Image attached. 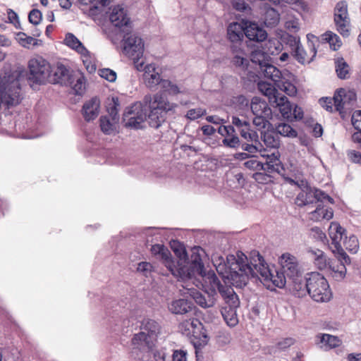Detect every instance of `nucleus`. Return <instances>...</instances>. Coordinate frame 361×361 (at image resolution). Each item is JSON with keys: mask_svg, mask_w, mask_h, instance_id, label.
Returning a JSON list of instances; mask_svg holds the SVG:
<instances>
[{"mask_svg": "<svg viewBox=\"0 0 361 361\" xmlns=\"http://www.w3.org/2000/svg\"><path fill=\"white\" fill-rule=\"evenodd\" d=\"M252 263L257 271V279L271 290L276 287H284L287 278L290 279L302 274L298 259L289 253H284L281 257L282 271H279L274 267L271 269L258 252H253Z\"/></svg>", "mask_w": 361, "mask_h": 361, "instance_id": "f257e3e1", "label": "nucleus"}, {"mask_svg": "<svg viewBox=\"0 0 361 361\" xmlns=\"http://www.w3.org/2000/svg\"><path fill=\"white\" fill-rule=\"evenodd\" d=\"M243 257L247 259L243 254L242 257L238 256V259L233 255L228 256L226 263L221 256L212 258L217 273L223 279L230 281L233 286L240 288L246 286L250 278L257 279V271L252 263L253 252L251 254L250 261L247 263L244 262Z\"/></svg>", "mask_w": 361, "mask_h": 361, "instance_id": "f03ea898", "label": "nucleus"}, {"mask_svg": "<svg viewBox=\"0 0 361 361\" xmlns=\"http://www.w3.org/2000/svg\"><path fill=\"white\" fill-rule=\"evenodd\" d=\"M204 250L200 247H194L192 250V254L190 259H186L185 262H177V267L174 264V276H179L182 279H191L196 277L204 273V266L202 259V254Z\"/></svg>", "mask_w": 361, "mask_h": 361, "instance_id": "7ed1b4c3", "label": "nucleus"}, {"mask_svg": "<svg viewBox=\"0 0 361 361\" xmlns=\"http://www.w3.org/2000/svg\"><path fill=\"white\" fill-rule=\"evenodd\" d=\"M307 293L316 302H326L332 298L327 280L319 272L307 274Z\"/></svg>", "mask_w": 361, "mask_h": 361, "instance_id": "20e7f679", "label": "nucleus"}, {"mask_svg": "<svg viewBox=\"0 0 361 361\" xmlns=\"http://www.w3.org/2000/svg\"><path fill=\"white\" fill-rule=\"evenodd\" d=\"M345 233V229L338 223L331 222L329 228V235L331 240L329 247L337 259H344L345 263L350 264V258L341 245V242L347 238Z\"/></svg>", "mask_w": 361, "mask_h": 361, "instance_id": "39448f33", "label": "nucleus"}, {"mask_svg": "<svg viewBox=\"0 0 361 361\" xmlns=\"http://www.w3.org/2000/svg\"><path fill=\"white\" fill-rule=\"evenodd\" d=\"M126 32L123 39V52L133 60L137 69L140 71L143 67V62L140 63L139 60L143 55L144 42L142 39L135 34Z\"/></svg>", "mask_w": 361, "mask_h": 361, "instance_id": "423d86ee", "label": "nucleus"}, {"mask_svg": "<svg viewBox=\"0 0 361 361\" xmlns=\"http://www.w3.org/2000/svg\"><path fill=\"white\" fill-rule=\"evenodd\" d=\"M197 276H200L202 279V285L204 288V291L207 293H210L216 298L217 296V290L223 299L228 298V297H229L230 294H228V290L234 291L233 288L231 286L223 285L213 271H209L207 272L204 271V273H202L201 275H198Z\"/></svg>", "mask_w": 361, "mask_h": 361, "instance_id": "0eeeda50", "label": "nucleus"}, {"mask_svg": "<svg viewBox=\"0 0 361 361\" xmlns=\"http://www.w3.org/2000/svg\"><path fill=\"white\" fill-rule=\"evenodd\" d=\"M141 102H136L126 108L123 115L125 126L140 129L143 128V123L147 120V109Z\"/></svg>", "mask_w": 361, "mask_h": 361, "instance_id": "6e6552de", "label": "nucleus"}, {"mask_svg": "<svg viewBox=\"0 0 361 361\" xmlns=\"http://www.w3.org/2000/svg\"><path fill=\"white\" fill-rule=\"evenodd\" d=\"M29 80L36 84H44L50 76L51 66L47 61L42 57L32 59L29 61Z\"/></svg>", "mask_w": 361, "mask_h": 361, "instance_id": "1a4fd4ad", "label": "nucleus"}, {"mask_svg": "<svg viewBox=\"0 0 361 361\" xmlns=\"http://www.w3.org/2000/svg\"><path fill=\"white\" fill-rule=\"evenodd\" d=\"M328 200L330 203H334V200L329 195L315 188L300 191L295 199V204L299 207L313 204L314 203L323 202Z\"/></svg>", "mask_w": 361, "mask_h": 361, "instance_id": "9d476101", "label": "nucleus"}, {"mask_svg": "<svg viewBox=\"0 0 361 361\" xmlns=\"http://www.w3.org/2000/svg\"><path fill=\"white\" fill-rule=\"evenodd\" d=\"M267 46L269 54L259 49L253 50L250 54V61L259 66L258 70L270 60L271 58L269 54L276 55L282 49L281 43L277 39L269 40Z\"/></svg>", "mask_w": 361, "mask_h": 361, "instance_id": "9b49d317", "label": "nucleus"}, {"mask_svg": "<svg viewBox=\"0 0 361 361\" xmlns=\"http://www.w3.org/2000/svg\"><path fill=\"white\" fill-rule=\"evenodd\" d=\"M334 22L340 34L343 37H348L350 34V20L346 1H341L336 4L334 8Z\"/></svg>", "mask_w": 361, "mask_h": 361, "instance_id": "f8f14e48", "label": "nucleus"}, {"mask_svg": "<svg viewBox=\"0 0 361 361\" xmlns=\"http://www.w3.org/2000/svg\"><path fill=\"white\" fill-rule=\"evenodd\" d=\"M307 44L306 48L301 45L298 46L294 50V58L301 64L310 63L313 60L317 54V49L315 43L319 44L317 37L310 35H307Z\"/></svg>", "mask_w": 361, "mask_h": 361, "instance_id": "ddd939ff", "label": "nucleus"}, {"mask_svg": "<svg viewBox=\"0 0 361 361\" xmlns=\"http://www.w3.org/2000/svg\"><path fill=\"white\" fill-rule=\"evenodd\" d=\"M356 99L357 95L354 90H346L343 88L337 90L334 95V110L342 115L346 110L352 108Z\"/></svg>", "mask_w": 361, "mask_h": 361, "instance_id": "4468645a", "label": "nucleus"}, {"mask_svg": "<svg viewBox=\"0 0 361 361\" xmlns=\"http://www.w3.org/2000/svg\"><path fill=\"white\" fill-rule=\"evenodd\" d=\"M228 294L229 297L224 299L228 307L222 308L221 314L229 326H235L238 322L236 309L240 305V300L235 291L228 290Z\"/></svg>", "mask_w": 361, "mask_h": 361, "instance_id": "2eb2a0df", "label": "nucleus"}, {"mask_svg": "<svg viewBox=\"0 0 361 361\" xmlns=\"http://www.w3.org/2000/svg\"><path fill=\"white\" fill-rule=\"evenodd\" d=\"M73 72L63 63L58 62L50 71V76L48 81L54 84L61 85H71L73 83L72 79Z\"/></svg>", "mask_w": 361, "mask_h": 361, "instance_id": "dca6fc26", "label": "nucleus"}, {"mask_svg": "<svg viewBox=\"0 0 361 361\" xmlns=\"http://www.w3.org/2000/svg\"><path fill=\"white\" fill-rule=\"evenodd\" d=\"M109 20L112 25L123 32H128L131 29V21L127 10L120 5L114 6L109 14Z\"/></svg>", "mask_w": 361, "mask_h": 361, "instance_id": "f3484780", "label": "nucleus"}, {"mask_svg": "<svg viewBox=\"0 0 361 361\" xmlns=\"http://www.w3.org/2000/svg\"><path fill=\"white\" fill-rule=\"evenodd\" d=\"M143 102L145 106L149 109H159V111H164V114L173 111L176 106L174 104L170 103L162 93L156 94L153 101L150 94L145 95Z\"/></svg>", "mask_w": 361, "mask_h": 361, "instance_id": "a211bd4d", "label": "nucleus"}, {"mask_svg": "<svg viewBox=\"0 0 361 361\" xmlns=\"http://www.w3.org/2000/svg\"><path fill=\"white\" fill-rule=\"evenodd\" d=\"M217 131L224 137L222 140L224 146L233 149H237L240 146V140L233 126H220Z\"/></svg>", "mask_w": 361, "mask_h": 361, "instance_id": "6ab92c4d", "label": "nucleus"}, {"mask_svg": "<svg viewBox=\"0 0 361 361\" xmlns=\"http://www.w3.org/2000/svg\"><path fill=\"white\" fill-rule=\"evenodd\" d=\"M245 36L250 41L260 42L267 37L266 30L257 23L243 20Z\"/></svg>", "mask_w": 361, "mask_h": 361, "instance_id": "aec40b11", "label": "nucleus"}, {"mask_svg": "<svg viewBox=\"0 0 361 361\" xmlns=\"http://www.w3.org/2000/svg\"><path fill=\"white\" fill-rule=\"evenodd\" d=\"M195 308L192 302L185 298L174 300L169 305V310L172 314H187L189 317L194 313Z\"/></svg>", "mask_w": 361, "mask_h": 361, "instance_id": "412c9836", "label": "nucleus"}, {"mask_svg": "<svg viewBox=\"0 0 361 361\" xmlns=\"http://www.w3.org/2000/svg\"><path fill=\"white\" fill-rule=\"evenodd\" d=\"M100 100L98 97H92L87 101L82 106V114L87 122L95 119L99 113Z\"/></svg>", "mask_w": 361, "mask_h": 361, "instance_id": "4be33fe9", "label": "nucleus"}, {"mask_svg": "<svg viewBox=\"0 0 361 361\" xmlns=\"http://www.w3.org/2000/svg\"><path fill=\"white\" fill-rule=\"evenodd\" d=\"M227 36L233 44H240L245 36L243 20L240 23H230L227 28Z\"/></svg>", "mask_w": 361, "mask_h": 361, "instance_id": "5701e85b", "label": "nucleus"}, {"mask_svg": "<svg viewBox=\"0 0 361 361\" xmlns=\"http://www.w3.org/2000/svg\"><path fill=\"white\" fill-rule=\"evenodd\" d=\"M155 342L156 341L154 338L147 336L146 332L142 330L140 333L135 334L132 338V345L140 350H152Z\"/></svg>", "mask_w": 361, "mask_h": 361, "instance_id": "b1692460", "label": "nucleus"}, {"mask_svg": "<svg viewBox=\"0 0 361 361\" xmlns=\"http://www.w3.org/2000/svg\"><path fill=\"white\" fill-rule=\"evenodd\" d=\"M231 50L233 55L231 59L233 65L240 68L242 70H246L250 61L245 51L238 44H233L231 47Z\"/></svg>", "mask_w": 361, "mask_h": 361, "instance_id": "393cba45", "label": "nucleus"}, {"mask_svg": "<svg viewBox=\"0 0 361 361\" xmlns=\"http://www.w3.org/2000/svg\"><path fill=\"white\" fill-rule=\"evenodd\" d=\"M151 252L154 255H158L164 261L166 267L171 271L172 274H175L173 271L174 261L172 259L169 250L164 245L155 244L151 247Z\"/></svg>", "mask_w": 361, "mask_h": 361, "instance_id": "a878e982", "label": "nucleus"}, {"mask_svg": "<svg viewBox=\"0 0 361 361\" xmlns=\"http://www.w3.org/2000/svg\"><path fill=\"white\" fill-rule=\"evenodd\" d=\"M309 214L310 220L319 221L322 219H331L334 216V212L331 208L326 207L323 204V202H319L317 204L316 209Z\"/></svg>", "mask_w": 361, "mask_h": 361, "instance_id": "bb28decb", "label": "nucleus"}, {"mask_svg": "<svg viewBox=\"0 0 361 361\" xmlns=\"http://www.w3.org/2000/svg\"><path fill=\"white\" fill-rule=\"evenodd\" d=\"M346 264H348L345 262L344 259H338L337 262L329 263L330 274L336 281H340L345 277L347 271Z\"/></svg>", "mask_w": 361, "mask_h": 361, "instance_id": "cd10ccee", "label": "nucleus"}, {"mask_svg": "<svg viewBox=\"0 0 361 361\" xmlns=\"http://www.w3.org/2000/svg\"><path fill=\"white\" fill-rule=\"evenodd\" d=\"M289 280L291 281V289L295 296L301 298L307 293V276L305 279L301 274L300 276L293 277Z\"/></svg>", "mask_w": 361, "mask_h": 361, "instance_id": "c85d7f7f", "label": "nucleus"}, {"mask_svg": "<svg viewBox=\"0 0 361 361\" xmlns=\"http://www.w3.org/2000/svg\"><path fill=\"white\" fill-rule=\"evenodd\" d=\"M250 109L254 116L270 115L272 113L268 104L257 97L252 99Z\"/></svg>", "mask_w": 361, "mask_h": 361, "instance_id": "c756f323", "label": "nucleus"}, {"mask_svg": "<svg viewBox=\"0 0 361 361\" xmlns=\"http://www.w3.org/2000/svg\"><path fill=\"white\" fill-rule=\"evenodd\" d=\"M257 71L260 75L271 79L274 82H280L281 73L276 66L270 63L269 61Z\"/></svg>", "mask_w": 361, "mask_h": 361, "instance_id": "7c9ffc66", "label": "nucleus"}, {"mask_svg": "<svg viewBox=\"0 0 361 361\" xmlns=\"http://www.w3.org/2000/svg\"><path fill=\"white\" fill-rule=\"evenodd\" d=\"M274 99L283 117L288 119L290 118L292 116L293 105L288 98L284 95L278 94V95L274 96Z\"/></svg>", "mask_w": 361, "mask_h": 361, "instance_id": "2f4dec72", "label": "nucleus"}, {"mask_svg": "<svg viewBox=\"0 0 361 361\" xmlns=\"http://www.w3.org/2000/svg\"><path fill=\"white\" fill-rule=\"evenodd\" d=\"M64 42L68 47L75 50L78 54L82 56H85L88 54V50L73 34L70 32L67 33Z\"/></svg>", "mask_w": 361, "mask_h": 361, "instance_id": "473e14b6", "label": "nucleus"}, {"mask_svg": "<svg viewBox=\"0 0 361 361\" xmlns=\"http://www.w3.org/2000/svg\"><path fill=\"white\" fill-rule=\"evenodd\" d=\"M164 111H159V109H150V112L147 117L149 125L154 128H159L166 121Z\"/></svg>", "mask_w": 361, "mask_h": 361, "instance_id": "72a5a7b5", "label": "nucleus"}, {"mask_svg": "<svg viewBox=\"0 0 361 361\" xmlns=\"http://www.w3.org/2000/svg\"><path fill=\"white\" fill-rule=\"evenodd\" d=\"M315 267L319 269L323 270L327 267L329 264V262L327 260V257L324 252L320 250H310L308 251Z\"/></svg>", "mask_w": 361, "mask_h": 361, "instance_id": "f704fd0d", "label": "nucleus"}, {"mask_svg": "<svg viewBox=\"0 0 361 361\" xmlns=\"http://www.w3.org/2000/svg\"><path fill=\"white\" fill-rule=\"evenodd\" d=\"M141 330L145 331L147 336H150L157 341V335L160 331V326L156 321L146 319L142 323Z\"/></svg>", "mask_w": 361, "mask_h": 361, "instance_id": "c9c22d12", "label": "nucleus"}, {"mask_svg": "<svg viewBox=\"0 0 361 361\" xmlns=\"http://www.w3.org/2000/svg\"><path fill=\"white\" fill-rule=\"evenodd\" d=\"M335 69L338 78L348 79L350 76V68L343 58H338L335 60Z\"/></svg>", "mask_w": 361, "mask_h": 361, "instance_id": "e433bc0d", "label": "nucleus"}, {"mask_svg": "<svg viewBox=\"0 0 361 361\" xmlns=\"http://www.w3.org/2000/svg\"><path fill=\"white\" fill-rule=\"evenodd\" d=\"M261 137L267 148L278 149L280 146L279 136L276 132L268 131L262 133Z\"/></svg>", "mask_w": 361, "mask_h": 361, "instance_id": "4c0bfd02", "label": "nucleus"}, {"mask_svg": "<svg viewBox=\"0 0 361 361\" xmlns=\"http://www.w3.org/2000/svg\"><path fill=\"white\" fill-rule=\"evenodd\" d=\"M207 298L201 293L196 292L193 293V299L195 302L203 308H209L213 307L216 302V298L210 293H207Z\"/></svg>", "mask_w": 361, "mask_h": 361, "instance_id": "58836bf2", "label": "nucleus"}, {"mask_svg": "<svg viewBox=\"0 0 361 361\" xmlns=\"http://www.w3.org/2000/svg\"><path fill=\"white\" fill-rule=\"evenodd\" d=\"M319 338L320 343L323 344L322 348H324L326 350L338 347L342 343L341 340L338 337L330 334H322Z\"/></svg>", "mask_w": 361, "mask_h": 361, "instance_id": "ea45409f", "label": "nucleus"}, {"mask_svg": "<svg viewBox=\"0 0 361 361\" xmlns=\"http://www.w3.org/2000/svg\"><path fill=\"white\" fill-rule=\"evenodd\" d=\"M73 83L70 86L72 87L75 94L82 95L85 89V77L80 73H73Z\"/></svg>", "mask_w": 361, "mask_h": 361, "instance_id": "a19ab883", "label": "nucleus"}, {"mask_svg": "<svg viewBox=\"0 0 361 361\" xmlns=\"http://www.w3.org/2000/svg\"><path fill=\"white\" fill-rule=\"evenodd\" d=\"M16 39L23 47L30 49L31 46H37L38 40L31 36L27 35L25 32H19L16 34Z\"/></svg>", "mask_w": 361, "mask_h": 361, "instance_id": "79ce46f5", "label": "nucleus"}, {"mask_svg": "<svg viewBox=\"0 0 361 361\" xmlns=\"http://www.w3.org/2000/svg\"><path fill=\"white\" fill-rule=\"evenodd\" d=\"M294 343L295 340L292 338H283L277 342L275 345L270 346L269 348V353L270 354H276L293 345Z\"/></svg>", "mask_w": 361, "mask_h": 361, "instance_id": "37998d69", "label": "nucleus"}, {"mask_svg": "<svg viewBox=\"0 0 361 361\" xmlns=\"http://www.w3.org/2000/svg\"><path fill=\"white\" fill-rule=\"evenodd\" d=\"M276 131L278 135H283L284 137H296L298 135L297 131L293 129L289 124L288 123H279L276 127Z\"/></svg>", "mask_w": 361, "mask_h": 361, "instance_id": "c03bdc74", "label": "nucleus"}, {"mask_svg": "<svg viewBox=\"0 0 361 361\" xmlns=\"http://www.w3.org/2000/svg\"><path fill=\"white\" fill-rule=\"evenodd\" d=\"M120 110V102L117 97H113L108 104L107 111L111 117L112 121L116 123L118 121V111Z\"/></svg>", "mask_w": 361, "mask_h": 361, "instance_id": "a18cd8bd", "label": "nucleus"}, {"mask_svg": "<svg viewBox=\"0 0 361 361\" xmlns=\"http://www.w3.org/2000/svg\"><path fill=\"white\" fill-rule=\"evenodd\" d=\"M171 248L173 250L174 253L178 258V261L180 263L185 262L186 259H188V255L185 247L178 241H173L171 244Z\"/></svg>", "mask_w": 361, "mask_h": 361, "instance_id": "49530a36", "label": "nucleus"}, {"mask_svg": "<svg viewBox=\"0 0 361 361\" xmlns=\"http://www.w3.org/2000/svg\"><path fill=\"white\" fill-rule=\"evenodd\" d=\"M272 118V113L270 115L255 116L252 123L258 130L266 128L271 125L269 120Z\"/></svg>", "mask_w": 361, "mask_h": 361, "instance_id": "de8ad7c7", "label": "nucleus"}, {"mask_svg": "<svg viewBox=\"0 0 361 361\" xmlns=\"http://www.w3.org/2000/svg\"><path fill=\"white\" fill-rule=\"evenodd\" d=\"M239 133L243 138L247 142H255L259 144L258 135L255 131L250 129V125L242 129H240Z\"/></svg>", "mask_w": 361, "mask_h": 361, "instance_id": "09e8293b", "label": "nucleus"}, {"mask_svg": "<svg viewBox=\"0 0 361 361\" xmlns=\"http://www.w3.org/2000/svg\"><path fill=\"white\" fill-rule=\"evenodd\" d=\"M263 168L262 171L268 173L273 172L279 173L283 169L280 159H276V161H267L265 163H263Z\"/></svg>", "mask_w": 361, "mask_h": 361, "instance_id": "8fccbe9b", "label": "nucleus"}, {"mask_svg": "<svg viewBox=\"0 0 361 361\" xmlns=\"http://www.w3.org/2000/svg\"><path fill=\"white\" fill-rule=\"evenodd\" d=\"M145 80L146 85L149 88H154L157 85H160L164 80L157 73L149 74L147 72L145 74Z\"/></svg>", "mask_w": 361, "mask_h": 361, "instance_id": "3c124183", "label": "nucleus"}, {"mask_svg": "<svg viewBox=\"0 0 361 361\" xmlns=\"http://www.w3.org/2000/svg\"><path fill=\"white\" fill-rule=\"evenodd\" d=\"M161 88L162 89L163 92H166L171 95H176L180 92L178 85L173 83L169 80H164L161 83Z\"/></svg>", "mask_w": 361, "mask_h": 361, "instance_id": "603ef678", "label": "nucleus"}, {"mask_svg": "<svg viewBox=\"0 0 361 361\" xmlns=\"http://www.w3.org/2000/svg\"><path fill=\"white\" fill-rule=\"evenodd\" d=\"M325 39L329 43L334 50H337L342 44L340 37L332 32H326L324 35Z\"/></svg>", "mask_w": 361, "mask_h": 361, "instance_id": "864d4df0", "label": "nucleus"}, {"mask_svg": "<svg viewBox=\"0 0 361 361\" xmlns=\"http://www.w3.org/2000/svg\"><path fill=\"white\" fill-rule=\"evenodd\" d=\"M100 128L102 131L107 135L111 134L114 130V126L106 116H102L99 118Z\"/></svg>", "mask_w": 361, "mask_h": 361, "instance_id": "5fc2aeb1", "label": "nucleus"}, {"mask_svg": "<svg viewBox=\"0 0 361 361\" xmlns=\"http://www.w3.org/2000/svg\"><path fill=\"white\" fill-rule=\"evenodd\" d=\"M345 248L350 252H356L359 247L358 240L356 236L352 235L343 242Z\"/></svg>", "mask_w": 361, "mask_h": 361, "instance_id": "6e6d98bb", "label": "nucleus"}, {"mask_svg": "<svg viewBox=\"0 0 361 361\" xmlns=\"http://www.w3.org/2000/svg\"><path fill=\"white\" fill-rule=\"evenodd\" d=\"M258 88L260 92H262L264 95L271 97L278 95V92L275 90V88L272 86L271 84L264 82H261L258 83Z\"/></svg>", "mask_w": 361, "mask_h": 361, "instance_id": "4d7b16f0", "label": "nucleus"}, {"mask_svg": "<svg viewBox=\"0 0 361 361\" xmlns=\"http://www.w3.org/2000/svg\"><path fill=\"white\" fill-rule=\"evenodd\" d=\"M279 21V14L274 9L271 8L266 12L265 22L270 25H277Z\"/></svg>", "mask_w": 361, "mask_h": 361, "instance_id": "13d9d810", "label": "nucleus"}, {"mask_svg": "<svg viewBox=\"0 0 361 361\" xmlns=\"http://www.w3.org/2000/svg\"><path fill=\"white\" fill-rule=\"evenodd\" d=\"M253 178L260 184H267L271 181L272 176L267 172L259 171L252 176Z\"/></svg>", "mask_w": 361, "mask_h": 361, "instance_id": "bf43d9fd", "label": "nucleus"}, {"mask_svg": "<svg viewBox=\"0 0 361 361\" xmlns=\"http://www.w3.org/2000/svg\"><path fill=\"white\" fill-rule=\"evenodd\" d=\"M231 4L234 9L240 12H248L251 10L245 0H233Z\"/></svg>", "mask_w": 361, "mask_h": 361, "instance_id": "052dcab7", "label": "nucleus"}, {"mask_svg": "<svg viewBox=\"0 0 361 361\" xmlns=\"http://www.w3.org/2000/svg\"><path fill=\"white\" fill-rule=\"evenodd\" d=\"M29 22L34 25H37L42 20V13L37 9H32L28 15Z\"/></svg>", "mask_w": 361, "mask_h": 361, "instance_id": "680f3d73", "label": "nucleus"}, {"mask_svg": "<svg viewBox=\"0 0 361 361\" xmlns=\"http://www.w3.org/2000/svg\"><path fill=\"white\" fill-rule=\"evenodd\" d=\"M278 87L284 91L288 95L293 96L297 92V89L295 85L288 82H284L281 84H278Z\"/></svg>", "mask_w": 361, "mask_h": 361, "instance_id": "e2e57ef3", "label": "nucleus"}, {"mask_svg": "<svg viewBox=\"0 0 361 361\" xmlns=\"http://www.w3.org/2000/svg\"><path fill=\"white\" fill-rule=\"evenodd\" d=\"M99 75L111 82H114L116 80V72L109 68L100 69Z\"/></svg>", "mask_w": 361, "mask_h": 361, "instance_id": "0e129e2a", "label": "nucleus"}, {"mask_svg": "<svg viewBox=\"0 0 361 361\" xmlns=\"http://www.w3.org/2000/svg\"><path fill=\"white\" fill-rule=\"evenodd\" d=\"M206 114V110L202 108L192 109L188 111L186 117L190 120H195Z\"/></svg>", "mask_w": 361, "mask_h": 361, "instance_id": "69168bd1", "label": "nucleus"}, {"mask_svg": "<svg viewBox=\"0 0 361 361\" xmlns=\"http://www.w3.org/2000/svg\"><path fill=\"white\" fill-rule=\"evenodd\" d=\"M246 168L255 171H262L263 169V163L255 159H251L244 163Z\"/></svg>", "mask_w": 361, "mask_h": 361, "instance_id": "338daca9", "label": "nucleus"}, {"mask_svg": "<svg viewBox=\"0 0 361 361\" xmlns=\"http://www.w3.org/2000/svg\"><path fill=\"white\" fill-rule=\"evenodd\" d=\"M319 104L329 112L334 111V97H323L319 100Z\"/></svg>", "mask_w": 361, "mask_h": 361, "instance_id": "774afa93", "label": "nucleus"}]
</instances>
